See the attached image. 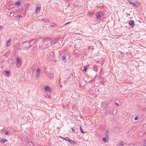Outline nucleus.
Here are the masks:
<instances>
[{
  "mask_svg": "<svg viewBox=\"0 0 146 146\" xmlns=\"http://www.w3.org/2000/svg\"><path fill=\"white\" fill-rule=\"evenodd\" d=\"M105 109L106 110L105 113L106 114H109L111 112H112V114H113L114 110L113 109V106L112 105L109 106L106 105L105 106Z\"/></svg>",
  "mask_w": 146,
  "mask_h": 146,
  "instance_id": "1",
  "label": "nucleus"
},
{
  "mask_svg": "<svg viewBox=\"0 0 146 146\" xmlns=\"http://www.w3.org/2000/svg\"><path fill=\"white\" fill-rule=\"evenodd\" d=\"M42 45H47L50 46V45H51V43L50 41L48 40H43L42 41Z\"/></svg>",
  "mask_w": 146,
  "mask_h": 146,
  "instance_id": "2",
  "label": "nucleus"
},
{
  "mask_svg": "<svg viewBox=\"0 0 146 146\" xmlns=\"http://www.w3.org/2000/svg\"><path fill=\"white\" fill-rule=\"evenodd\" d=\"M40 73V70L39 68H37L36 70V71L35 74L36 76V78H38L39 77V74Z\"/></svg>",
  "mask_w": 146,
  "mask_h": 146,
  "instance_id": "3",
  "label": "nucleus"
},
{
  "mask_svg": "<svg viewBox=\"0 0 146 146\" xmlns=\"http://www.w3.org/2000/svg\"><path fill=\"white\" fill-rule=\"evenodd\" d=\"M129 24L132 28H133L134 27L135 24L134 23V21H133L132 20H130L129 22Z\"/></svg>",
  "mask_w": 146,
  "mask_h": 146,
  "instance_id": "4",
  "label": "nucleus"
},
{
  "mask_svg": "<svg viewBox=\"0 0 146 146\" xmlns=\"http://www.w3.org/2000/svg\"><path fill=\"white\" fill-rule=\"evenodd\" d=\"M67 56H68V58H69V56L68 55V54H65L63 56H62L61 58L63 60L65 61V60L66 59V58H67Z\"/></svg>",
  "mask_w": 146,
  "mask_h": 146,
  "instance_id": "5",
  "label": "nucleus"
},
{
  "mask_svg": "<svg viewBox=\"0 0 146 146\" xmlns=\"http://www.w3.org/2000/svg\"><path fill=\"white\" fill-rule=\"evenodd\" d=\"M50 88L49 87H48V86H46L45 87L44 90H45V91L46 92H50Z\"/></svg>",
  "mask_w": 146,
  "mask_h": 146,
  "instance_id": "6",
  "label": "nucleus"
},
{
  "mask_svg": "<svg viewBox=\"0 0 146 146\" xmlns=\"http://www.w3.org/2000/svg\"><path fill=\"white\" fill-rule=\"evenodd\" d=\"M69 143L70 144L74 145H75L77 144V142L71 139L70 140Z\"/></svg>",
  "mask_w": 146,
  "mask_h": 146,
  "instance_id": "7",
  "label": "nucleus"
},
{
  "mask_svg": "<svg viewBox=\"0 0 146 146\" xmlns=\"http://www.w3.org/2000/svg\"><path fill=\"white\" fill-rule=\"evenodd\" d=\"M50 26L52 27L56 28V25L54 23H51L50 24Z\"/></svg>",
  "mask_w": 146,
  "mask_h": 146,
  "instance_id": "8",
  "label": "nucleus"
},
{
  "mask_svg": "<svg viewBox=\"0 0 146 146\" xmlns=\"http://www.w3.org/2000/svg\"><path fill=\"white\" fill-rule=\"evenodd\" d=\"M11 42V40L9 39L8 41H7V43L6 44V46H9L10 45V44Z\"/></svg>",
  "mask_w": 146,
  "mask_h": 146,
  "instance_id": "9",
  "label": "nucleus"
},
{
  "mask_svg": "<svg viewBox=\"0 0 146 146\" xmlns=\"http://www.w3.org/2000/svg\"><path fill=\"white\" fill-rule=\"evenodd\" d=\"M108 138L106 137L103 138L102 140L104 142H107L108 141Z\"/></svg>",
  "mask_w": 146,
  "mask_h": 146,
  "instance_id": "10",
  "label": "nucleus"
},
{
  "mask_svg": "<svg viewBox=\"0 0 146 146\" xmlns=\"http://www.w3.org/2000/svg\"><path fill=\"white\" fill-rule=\"evenodd\" d=\"M36 69L35 66H33L31 68V70L33 72H34Z\"/></svg>",
  "mask_w": 146,
  "mask_h": 146,
  "instance_id": "11",
  "label": "nucleus"
},
{
  "mask_svg": "<svg viewBox=\"0 0 146 146\" xmlns=\"http://www.w3.org/2000/svg\"><path fill=\"white\" fill-rule=\"evenodd\" d=\"M7 140L6 139H2L1 141H0V143L2 144H3L5 143V142L6 141H7Z\"/></svg>",
  "mask_w": 146,
  "mask_h": 146,
  "instance_id": "12",
  "label": "nucleus"
},
{
  "mask_svg": "<svg viewBox=\"0 0 146 146\" xmlns=\"http://www.w3.org/2000/svg\"><path fill=\"white\" fill-rule=\"evenodd\" d=\"M96 15L97 19H99L101 17V15L100 14H96Z\"/></svg>",
  "mask_w": 146,
  "mask_h": 146,
  "instance_id": "13",
  "label": "nucleus"
},
{
  "mask_svg": "<svg viewBox=\"0 0 146 146\" xmlns=\"http://www.w3.org/2000/svg\"><path fill=\"white\" fill-rule=\"evenodd\" d=\"M21 4L20 2L19 1H18L16 3H15V5L19 6Z\"/></svg>",
  "mask_w": 146,
  "mask_h": 146,
  "instance_id": "14",
  "label": "nucleus"
},
{
  "mask_svg": "<svg viewBox=\"0 0 146 146\" xmlns=\"http://www.w3.org/2000/svg\"><path fill=\"white\" fill-rule=\"evenodd\" d=\"M83 70H82L84 72H86L87 70V66H84L83 67Z\"/></svg>",
  "mask_w": 146,
  "mask_h": 146,
  "instance_id": "15",
  "label": "nucleus"
},
{
  "mask_svg": "<svg viewBox=\"0 0 146 146\" xmlns=\"http://www.w3.org/2000/svg\"><path fill=\"white\" fill-rule=\"evenodd\" d=\"M108 133H109L108 131H106V133L105 134V137H107V138L109 137Z\"/></svg>",
  "mask_w": 146,
  "mask_h": 146,
  "instance_id": "16",
  "label": "nucleus"
},
{
  "mask_svg": "<svg viewBox=\"0 0 146 146\" xmlns=\"http://www.w3.org/2000/svg\"><path fill=\"white\" fill-rule=\"evenodd\" d=\"M17 64H20V59L19 58V57H17Z\"/></svg>",
  "mask_w": 146,
  "mask_h": 146,
  "instance_id": "17",
  "label": "nucleus"
},
{
  "mask_svg": "<svg viewBox=\"0 0 146 146\" xmlns=\"http://www.w3.org/2000/svg\"><path fill=\"white\" fill-rule=\"evenodd\" d=\"M128 1V2H129L130 4H132L133 5V6L135 7H137L136 4L135 3H132V2H130L129 1Z\"/></svg>",
  "mask_w": 146,
  "mask_h": 146,
  "instance_id": "18",
  "label": "nucleus"
},
{
  "mask_svg": "<svg viewBox=\"0 0 146 146\" xmlns=\"http://www.w3.org/2000/svg\"><path fill=\"white\" fill-rule=\"evenodd\" d=\"M145 133L144 132H141L139 133V135L140 136H142Z\"/></svg>",
  "mask_w": 146,
  "mask_h": 146,
  "instance_id": "19",
  "label": "nucleus"
},
{
  "mask_svg": "<svg viewBox=\"0 0 146 146\" xmlns=\"http://www.w3.org/2000/svg\"><path fill=\"white\" fill-rule=\"evenodd\" d=\"M80 131L81 132V133H85L84 132V131L83 130L82 128V127L81 126L80 127Z\"/></svg>",
  "mask_w": 146,
  "mask_h": 146,
  "instance_id": "20",
  "label": "nucleus"
},
{
  "mask_svg": "<svg viewBox=\"0 0 146 146\" xmlns=\"http://www.w3.org/2000/svg\"><path fill=\"white\" fill-rule=\"evenodd\" d=\"M36 11H40V8L39 6H37L36 9Z\"/></svg>",
  "mask_w": 146,
  "mask_h": 146,
  "instance_id": "21",
  "label": "nucleus"
},
{
  "mask_svg": "<svg viewBox=\"0 0 146 146\" xmlns=\"http://www.w3.org/2000/svg\"><path fill=\"white\" fill-rule=\"evenodd\" d=\"M68 137H63L62 138V139H64V140H66V141H67L68 140H69L68 139Z\"/></svg>",
  "mask_w": 146,
  "mask_h": 146,
  "instance_id": "22",
  "label": "nucleus"
},
{
  "mask_svg": "<svg viewBox=\"0 0 146 146\" xmlns=\"http://www.w3.org/2000/svg\"><path fill=\"white\" fill-rule=\"evenodd\" d=\"M119 145H124V142L123 141H121L119 143Z\"/></svg>",
  "mask_w": 146,
  "mask_h": 146,
  "instance_id": "23",
  "label": "nucleus"
},
{
  "mask_svg": "<svg viewBox=\"0 0 146 146\" xmlns=\"http://www.w3.org/2000/svg\"><path fill=\"white\" fill-rule=\"evenodd\" d=\"M5 72L7 75H9L10 73L8 71H5Z\"/></svg>",
  "mask_w": 146,
  "mask_h": 146,
  "instance_id": "24",
  "label": "nucleus"
},
{
  "mask_svg": "<svg viewBox=\"0 0 146 146\" xmlns=\"http://www.w3.org/2000/svg\"><path fill=\"white\" fill-rule=\"evenodd\" d=\"M15 17H17V18H20L21 17H22V16H21V15H17V16H15Z\"/></svg>",
  "mask_w": 146,
  "mask_h": 146,
  "instance_id": "25",
  "label": "nucleus"
},
{
  "mask_svg": "<svg viewBox=\"0 0 146 146\" xmlns=\"http://www.w3.org/2000/svg\"><path fill=\"white\" fill-rule=\"evenodd\" d=\"M41 20L42 21L45 22H46L47 21V20L46 19H41Z\"/></svg>",
  "mask_w": 146,
  "mask_h": 146,
  "instance_id": "26",
  "label": "nucleus"
},
{
  "mask_svg": "<svg viewBox=\"0 0 146 146\" xmlns=\"http://www.w3.org/2000/svg\"><path fill=\"white\" fill-rule=\"evenodd\" d=\"M14 15V14L13 13H12L10 14V16L11 17H12Z\"/></svg>",
  "mask_w": 146,
  "mask_h": 146,
  "instance_id": "27",
  "label": "nucleus"
},
{
  "mask_svg": "<svg viewBox=\"0 0 146 146\" xmlns=\"http://www.w3.org/2000/svg\"><path fill=\"white\" fill-rule=\"evenodd\" d=\"M138 119V116H136V117H135V118H134V119L135 120H137Z\"/></svg>",
  "mask_w": 146,
  "mask_h": 146,
  "instance_id": "28",
  "label": "nucleus"
},
{
  "mask_svg": "<svg viewBox=\"0 0 146 146\" xmlns=\"http://www.w3.org/2000/svg\"><path fill=\"white\" fill-rule=\"evenodd\" d=\"M29 144L31 146H32L33 145L31 141L29 142Z\"/></svg>",
  "mask_w": 146,
  "mask_h": 146,
  "instance_id": "29",
  "label": "nucleus"
},
{
  "mask_svg": "<svg viewBox=\"0 0 146 146\" xmlns=\"http://www.w3.org/2000/svg\"><path fill=\"white\" fill-rule=\"evenodd\" d=\"M71 130L73 132H75V129L73 128H71Z\"/></svg>",
  "mask_w": 146,
  "mask_h": 146,
  "instance_id": "30",
  "label": "nucleus"
},
{
  "mask_svg": "<svg viewBox=\"0 0 146 146\" xmlns=\"http://www.w3.org/2000/svg\"><path fill=\"white\" fill-rule=\"evenodd\" d=\"M9 132L8 131H7L6 132H5V134L6 135H8L9 134Z\"/></svg>",
  "mask_w": 146,
  "mask_h": 146,
  "instance_id": "31",
  "label": "nucleus"
},
{
  "mask_svg": "<svg viewBox=\"0 0 146 146\" xmlns=\"http://www.w3.org/2000/svg\"><path fill=\"white\" fill-rule=\"evenodd\" d=\"M115 104L116 105H117V106H118L119 105V104L118 103H115Z\"/></svg>",
  "mask_w": 146,
  "mask_h": 146,
  "instance_id": "32",
  "label": "nucleus"
},
{
  "mask_svg": "<svg viewBox=\"0 0 146 146\" xmlns=\"http://www.w3.org/2000/svg\"><path fill=\"white\" fill-rule=\"evenodd\" d=\"M74 34H76V35H81V34L78 33H74Z\"/></svg>",
  "mask_w": 146,
  "mask_h": 146,
  "instance_id": "33",
  "label": "nucleus"
},
{
  "mask_svg": "<svg viewBox=\"0 0 146 146\" xmlns=\"http://www.w3.org/2000/svg\"><path fill=\"white\" fill-rule=\"evenodd\" d=\"M49 75H50V78H51V77H52L53 76V75L52 74H49Z\"/></svg>",
  "mask_w": 146,
  "mask_h": 146,
  "instance_id": "34",
  "label": "nucleus"
},
{
  "mask_svg": "<svg viewBox=\"0 0 146 146\" xmlns=\"http://www.w3.org/2000/svg\"><path fill=\"white\" fill-rule=\"evenodd\" d=\"M143 146H146V143H145L143 144Z\"/></svg>",
  "mask_w": 146,
  "mask_h": 146,
  "instance_id": "35",
  "label": "nucleus"
},
{
  "mask_svg": "<svg viewBox=\"0 0 146 146\" xmlns=\"http://www.w3.org/2000/svg\"><path fill=\"white\" fill-rule=\"evenodd\" d=\"M70 23V22H68V23H66L65 24V25H66L68 24H69V23Z\"/></svg>",
  "mask_w": 146,
  "mask_h": 146,
  "instance_id": "36",
  "label": "nucleus"
},
{
  "mask_svg": "<svg viewBox=\"0 0 146 146\" xmlns=\"http://www.w3.org/2000/svg\"><path fill=\"white\" fill-rule=\"evenodd\" d=\"M3 27H2L1 26H0V30L2 29V28Z\"/></svg>",
  "mask_w": 146,
  "mask_h": 146,
  "instance_id": "37",
  "label": "nucleus"
},
{
  "mask_svg": "<svg viewBox=\"0 0 146 146\" xmlns=\"http://www.w3.org/2000/svg\"><path fill=\"white\" fill-rule=\"evenodd\" d=\"M68 139H69V140L68 139L67 141H68L69 142L70 140L71 139H70L69 138H68Z\"/></svg>",
  "mask_w": 146,
  "mask_h": 146,
  "instance_id": "38",
  "label": "nucleus"
},
{
  "mask_svg": "<svg viewBox=\"0 0 146 146\" xmlns=\"http://www.w3.org/2000/svg\"><path fill=\"white\" fill-rule=\"evenodd\" d=\"M145 141H146V139L145 140Z\"/></svg>",
  "mask_w": 146,
  "mask_h": 146,
  "instance_id": "39",
  "label": "nucleus"
}]
</instances>
